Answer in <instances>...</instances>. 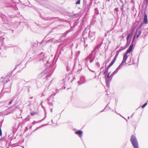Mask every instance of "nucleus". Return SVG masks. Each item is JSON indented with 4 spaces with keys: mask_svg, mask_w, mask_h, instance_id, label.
I'll list each match as a JSON object with an SVG mask.
<instances>
[{
    "mask_svg": "<svg viewBox=\"0 0 148 148\" xmlns=\"http://www.w3.org/2000/svg\"><path fill=\"white\" fill-rule=\"evenodd\" d=\"M43 56L42 53H41L39 55H38L37 59L40 61H42L45 66L46 69L44 71L41 73V74L43 75L45 73H47V75L45 76L46 79H47L48 77H50L53 74V72L56 67V60L55 61L54 59L51 60L48 57H42Z\"/></svg>",
    "mask_w": 148,
    "mask_h": 148,
    "instance_id": "obj_1",
    "label": "nucleus"
},
{
    "mask_svg": "<svg viewBox=\"0 0 148 148\" xmlns=\"http://www.w3.org/2000/svg\"><path fill=\"white\" fill-rule=\"evenodd\" d=\"M130 141L134 148H138V144L137 139L134 135H132L130 137Z\"/></svg>",
    "mask_w": 148,
    "mask_h": 148,
    "instance_id": "obj_2",
    "label": "nucleus"
},
{
    "mask_svg": "<svg viewBox=\"0 0 148 148\" xmlns=\"http://www.w3.org/2000/svg\"><path fill=\"white\" fill-rule=\"evenodd\" d=\"M145 24L144 22L142 23L136 29V32L134 34V35H136V38H138L141 33L142 31L141 29H139L140 28L145 26Z\"/></svg>",
    "mask_w": 148,
    "mask_h": 148,
    "instance_id": "obj_3",
    "label": "nucleus"
},
{
    "mask_svg": "<svg viewBox=\"0 0 148 148\" xmlns=\"http://www.w3.org/2000/svg\"><path fill=\"white\" fill-rule=\"evenodd\" d=\"M136 35H134L133 37L132 42L131 43V45H130L128 49L127 50L126 52L124 54V55L125 56H127V54L129 53H130L133 50V46L134 45V42L135 39L136 38Z\"/></svg>",
    "mask_w": 148,
    "mask_h": 148,
    "instance_id": "obj_4",
    "label": "nucleus"
},
{
    "mask_svg": "<svg viewBox=\"0 0 148 148\" xmlns=\"http://www.w3.org/2000/svg\"><path fill=\"white\" fill-rule=\"evenodd\" d=\"M53 97L52 95H51L49 98L47 99L48 100V104L49 106L50 110L51 112H52L53 110L52 107L53 106Z\"/></svg>",
    "mask_w": 148,
    "mask_h": 148,
    "instance_id": "obj_5",
    "label": "nucleus"
},
{
    "mask_svg": "<svg viewBox=\"0 0 148 148\" xmlns=\"http://www.w3.org/2000/svg\"><path fill=\"white\" fill-rule=\"evenodd\" d=\"M88 38L92 41L94 40L95 38V32H91L90 31L88 34Z\"/></svg>",
    "mask_w": 148,
    "mask_h": 148,
    "instance_id": "obj_6",
    "label": "nucleus"
},
{
    "mask_svg": "<svg viewBox=\"0 0 148 148\" xmlns=\"http://www.w3.org/2000/svg\"><path fill=\"white\" fill-rule=\"evenodd\" d=\"M7 144V142L5 139L1 138L0 139V148H3L2 146H5Z\"/></svg>",
    "mask_w": 148,
    "mask_h": 148,
    "instance_id": "obj_7",
    "label": "nucleus"
},
{
    "mask_svg": "<svg viewBox=\"0 0 148 148\" xmlns=\"http://www.w3.org/2000/svg\"><path fill=\"white\" fill-rule=\"evenodd\" d=\"M133 35V33H131L129 34L127 37V43L130 44L131 41V39L132 38Z\"/></svg>",
    "mask_w": 148,
    "mask_h": 148,
    "instance_id": "obj_8",
    "label": "nucleus"
},
{
    "mask_svg": "<svg viewBox=\"0 0 148 148\" xmlns=\"http://www.w3.org/2000/svg\"><path fill=\"white\" fill-rule=\"evenodd\" d=\"M12 72H11L7 76L4 78V83H6L10 80V77L12 76Z\"/></svg>",
    "mask_w": 148,
    "mask_h": 148,
    "instance_id": "obj_9",
    "label": "nucleus"
},
{
    "mask_svg": "<svg viewBox=\"0 0 148 148\" xmlns=\"http://www.w3.org/2000/svg\"><path fill=\"white\" fill-rule=\"evenodd\" d=\"M62 50L63 51V49L62 48L60 47V45L58 46V49L56 52V56L58 57L60 55L61 53V51Z\"/></svg>",
    "mask_w": 148,
    "mask_h": 148,
    "instance_id": "obj_10",
    "label": "nucleus"
},
{
    "mask_svg": "<svg viewBox=\"0 0 148 148\" xmlns=\"http://www.w3.org/2000/svg\"><path fill=\"white\" fill-rule=\"evenodd\" d=\"M4 91L3 93H9L10 92V87L6 88H3V90L1 91V93H0V96L2 94V93L3 91Z\"/></svg>",
    "mask_w": 148,
    "mask_h": 148,
    "instance_id": "obj_11",
    "label": "nucleus"
},
{
    "mask_svg": "<svg viewBox=\"0 0 148 148\" xmlns=\"http://www.w3.org/2000/svg\"><path fill=\"white\" fill-rule=\"evenodd\" d=\"M112 80V78H110V77H108V78H106L105 79V82L106 84V87L108 88L110 87V82Z\"/></svg>",
    "mask_w": 148,
    "mask_h": 148,
    "instance_id": "obj_12",
    "label": "nucleus"
},
{
    "mask_svg": "<svg viewBox=\"0 0 148 148\" xmlns=\"http://www.w3.org/2000/svg\"><path fill=\"white\" fill-rule=\"evenodd\" d=\"M85 81L84 77L82 76L80 78V81L78 82V83L79 85L82 84L84 83Z\"/></svg>",
    "mask_w": 148,
    "mask_h": 148,
    "instance_id": "obj_13",
    "label": "nucleus"
},
{
    "mask_svg": "<svg viewBox=\"0 0 148 148\" xmlns=\"http://www.w3.org/2000/svg\"><path fill=\"white\" fill-rule=\"evenodd\" d=\"M75 133L77 135L81 138L83 132L80 130H78L75 132Z\"/></svg>",
    "mask_w": 148,
    "mask_h": 148,
    "instance_id": "obj_14",
    "label": "nucleus"
},
{
    "mask_svg": "<svg viewBox=\"0 0 148 148\" xmlns=\"http://www.w3.org/2000/svg\"><path fill=\"white\" fill-rule=\"evenodd\" d=\"M82 35L83 36V40L84 42V45L85 46V47H87L88 45L87 44H86V41H87V37H84V31L82 34Z\"/></svg>",
    "mask_w": 148,
    "mask_h": 148,
    "instance_id": "obj_15",
    "label": "nucleus"
},
{
    "mask_svg": "<svg viewBox=\"0 0 148 148\" xmlns=\"http://www.w3.org/2000/svg\"><path fill=\"white\" fill-rule=\"evenodd\" d=\"M145 24L148 23V21L147 18V16L146 14L145 13L144 14V17L143 19V22Z\"/></svg>",
    "mask_w": 148,
    "mask_h": 148,
    "instance_id": "obj_16",
    "label": "nucleus"
},
{
    "mask_svg": "<svg viewBox=\"0 0 148 148\" xmlns=\"http://www.w3.org/2000/svg\"><path fill=\"white\" fill-rule=\"evenodd\" d=\"M128 57V56H125L124 55H123V60L122 61L121 63V64L122 65H123L124 63H125L127 59V58Z\"/></svg>",
    "mask_w": 148,
    "mask_h": 148,
    "instance_id": "obj_17",
    "label": "nucleus"
},
{
    "mask_svg": "<svg viewBox=\"0 0 148 148\" xmlns=\"http://www.w3.org/2000/svg\"><path fill=\"white\" fill-rule=\"evenodd\" d=\"M94 50L91 51V53L87 57V58H95V56H94L93 55V52L94 51Z\"/></svg>",
    "mask_w": 148,
    "mask_h": 148,
    "instance_id": "obj_18",
    "label": "nucleus"
},
{
    "mask_svg": "<svg viewBox=\"0 0 148 148\" xmlns=\"http://www.w3.org/2000/svg\"><path fill=\"white\" fill-rule=\"evenodd\" d=\"M1 17L3 21L5 22H6V21L8 20V17L7 16L4 14H2L1 15Z\"/></svg>",
    "mask_w": 148,
    "mask_h": 148,
    "instance_id": "obj_19",
    "label": "nucleus"
},
{
    "mask_svg": "<svg viewBox=\"0 0 148 148\" xmlns=\"http://www.w3.org/2000/svg\"><path fill=\"white\" fill-rule=\"evenodd\" d=\"M124 49H125V48H123L122 47H121V48L117 51L116 54L118 55L119 53L122 51Z\"/></svg>",
    "mask_w": 148,
    "mask_h": 148,
    "instance_id": "obj_20",
    "label": "nucleus"
},
{
    "mask_svg": "<svg viewBox=\"0 0 148 148\" xmlns=\"http://www.w3.org/2000/svg\"><path fill=\"white\" fill-rule=\"evenodd\" d=\"M124 5H122L120 8L121 11L122 12V14L124 16H125V15L123 14V13L124 12Z\"/></svg>",
    "mask_w": 148,
    "mask_h": 148,
    "instance_id": "obj_21",
    "label": "nucleus"
},
{
    "mask_svg": "<svg viewBox=\"0 0 148 148\" xmlns=\"http://www.w3.org/2000/svg\"><path fill=\"white\" fill-rule=\"evenodd\" d=\"M89 59L87 58L86 57L85 61V65L86 66L88 67V60Z\"/></svg>",
    "mask_w": 148,
    "mask_h": 148,
    "instance_id": "obj_22",
    "label": "nucleus"
},
{
    "mask_svg": "<svg viewBox=\"0 0 148 148\" xmlns=\"http://www.w3.org/2000/svg\"><path fill=\"white\" fill-rule=\"evenodd\" d=\"M99 12L97 8H96L95 9V15L96 14L97 15L99 14Z\"/></svg>",
    "mask_w": 148,
    "mask_h": 148,
    "instance_id": "obj_23",
    "label": "nucleus"
},
{
    "mask_svg": "<svg viewBox=\"0 0 148 148\" xmlns=\"http://www.w3.org/2000/svg\"><path fill=\"white\" fill-rule=\"evenodd\" d=\"M114 62H115V61L112 60V61L109 64L108 66H109V67H110L111 66H112L114 64Z\"/></svg>",
    "mask_w": 148,
    "mask_h": 148,
    "instance_id": "obj_24",
    "label": "nucleus"
},
{
    "mask_svg": "<svg viewBox=\"0 0 148 148\" xmlns=\"http://www.w3.org/2000/svg\"><path fill=\"white\" fill-rule=\"evenodd\" d=\"M31 118V117L29 115H28L25 119V120L26 121H28L29 120V119Z\"/></svg>",
    "mask_w": 148,
    "mask_h": 148,
    "instance_id": "obj_25",
    "label": "nucleus"
},
{
    "mask_svg": "<svg viewBox=\"0 0 148 148\" xmlns=\"http://www.w3.org/2000/svg\"><path fill=\"white\" fill-rule=\"evenodd\" d=\"M79 69H78L77 71V72L78 73H79L81 71L82 69V66L80 64H79Z\"/></svg>",
    "mask_w": 148,
    "mask_h": 148,
    "instance_id": "obj_26",
    "label": "nucleus"
},
{
    "mask_svg": "<svg viewBox=\"0 0 148 148\" xmlns=\"http://www.w3.org/2000/svg\"><path fill=\"white\" fill-rule=\"evenodd\" d=\"M143 29H144L146 31L144 32V33L145 35L146 34L148 33V29H145L144 28H143V29H141L142 30H143Z\"/></svg>",
    "mask_w": 148,
    "mask_h": 148,
    "instance_id": "obj_27",
    "label": "nucleus"
},
{
    "mask_svg": "<svg viewBox=\"0 0 148 148\" xmlns=\"http://www.w3.org/2000/svg\"><path fill=\"white\" fill-rule=\"evenodd\" d=\"M110 58H108V59H107L106 60V62H104L103 63V64H104V63H106V65H105V66H106V64L109 62L110 61Z\"/></svg>",
    "mask_w": 148,
    "mask_h": 148,
    "instance_id": "obj_28",
    "label": "nucleus"
},
{
    "mask_svg": "<svg viewBox=\"0 0 148 148\" xmlns=\"http://www.w3.org/2000/svg\"><path fill=\"white\" fill-rule=\"evenodd\" d=\"M110 67H109V66H108L106 67L105 68V70L104 71H106V73H107L108 71V70Z\"/></svg>",
    "mask_w": 148,
    "mask_h": 148,
    "instance_id": "obj_29",
    "label": "nucleus"
},
{
    "mask_svg": "<svg viewBox=\"0 0 148 148\" xmlns=\"http://www.w3.org/2000/svg\"><path fill=\"white\" fill-rule=\"evenodd\" d=\"M42 102L41 101V103L40 105H41V106L42 107V108L44 110L45 113V112L46 111L45 110V107L42 105Z\"/></svg>",
    "mask_w": 148,
    "mask_h": 148,
    "instance_id": "obj_30",
    "label": "nucleus"
},
{
    "mask_svg": "<svg viewBox=\"0 0 148 148\" xmlns=\"http://www.w3.org/2000/svg\"><path fill=\"white\" fill-rule=\"evenodd\" d=\"M147 104V102H146V103H145L143 105L141 106V108H144Z\"/></svg>",
    "mask_w": 148,
    "mask_h": 148,
    "instance_id": "obj_31",
    "label": "nucleus"
},
{
    "mask_svg": "<svg viewBox=\"0 0 148 148\" xmlns=\"http://www.w3.org/2000/svg\"><path fill=\"white\" fill-rule=\"evenodd\" d=\"M114 11L116 12V14H118L119 13L118 12H119L118 8H116L114 9Z\"/></svg>",
    "mask_w": 148,
    "mask_h": 148,
    "instance_id": "obj_32",
    "label": "nucleus"
},
{
    "mask_svg": "<svg viewBox=\"0 0 148 148\" xmlns=\"http://www.w3.org/2000/svg\"><path fill=\"white\" fill-rule=\"evenodd\" d=\"M110 102H109L108 104L106 105V106L104 108V109L102 110L100 112V113H101V112H102L103 111H104V110H105V109H106V108H108V105L110 103Z\"/></svg>",
    "mask_w": 148,
    "mask_h": 148,
    "instance_id": "obj_33",
    "label": "nucleus"
},
{
    "mask_svg": "<svg viewBox=\"0 0 148 148\" xmlns=\"http://www.w3.org/2000/svg\"><path fill=\"white\" fill-rule=\"evenodd\" d=\"M72 27H71V29L66 31L65 33H66L67 34L69 32L72 31Z\"/></svg>",
    "mask_w": 148,
    "mask_h": 148,
    "instance_id": "obj_34",
    "label": "nucleus"
},
{
    "mask_svg": "<svg viewBox=\"0 0 148 148\" xmlns=\"http://www.w3.org/2000/svg\"><path fill=\"white\" fill-rule=\"evenodd\" d=\"M72 27H71V29L66 31L65 33H66L67 34L69 32L72 31Z\"/></svg>",
    "mask_w": 148,
    "mask_h": 148,
    "instance_id": "obj_35",
    "label": "nucleus"
},
{
    "mask_svg": "<svg viewBox=\"0 0 148 148\" xmlns=\"http://www.w3.org/2000/svg\"><path fill=\"white\" fill-rule=\"evenodd\" d=\"M118 56V55H117L116 54L115 56L114 57L112 60H114V61L115 62Z\"/></svg>",
    "mask_w": 148,
    "mask_h": 148,
    "instance_id": "obj_36",
    "label": "nucleus"
},
{
    "mask_svg": "<svg viewBox=\"0 0 148 148\" xmlns=\"http://www.w3.org/2000/svg\"><path fill=\"white\" fill-rule=\"evenodd\" d=\"M122 65L121 64H120L119 66L116 69H117V70L119 71V70L121 68V66Z\"/></svg>",
    "mask_w": 148,
    "mask_h": 148,
    "instance_id": "obj_37",
    "label": "nucleus"
},
{
    "mask_svg": "<svg viewBox=\"0 0 148 148\" xmlns=\"http://www.w3.org/2000/svg\"><path fill=\"white\" fill-rule=\"evenodd\" d=\"M95 58H89V59L90 60V63H92L93 61H94V59H95Z\"/></svg>",
    "mask_w": 148,
    "mask_h": 148,
    "instance_id": "obj_38",
    "label": "nucleus"
},
{
    "mask_svg": "<svg viewBox=\"0 0 148 148\" xmlns=\"http://www.w3.org/2000/svg\"><path fill=\"white\" fill-rule=\"evenodd\" d=\"M109 77H110V75H107V74H106L104 76V78L105 79Z\"/></svg>",
    "mask_w": 148,
    "mask_h": 148,
    "instance_id": "obj_39",
    "label": "nucleus"
},
{
    "mask_svg": "<svg viewBox=\"0 0 148 148\" xmlns=\"http://www.w3.org/2000/svg\"><path fill=\"white\" fill-rule=\"evenodd\" d=\"M118 71L117 70V69H116V70L113 72L112 73L114 75H115L118 72Z\"/></svg>",
    "mask_w": 148,
    "mask_h": 148,
    "instance_id": "obj_40",
    "label": "nucleus"
},
{
    "mask_svg": "<svg viewBox=\"0 0 148 148\" xmlns=\"http://www.w3.org/2000/svg\"><path fill=\"white\" fill-rule=\"evenodd\" d=\"M36 112H30V114L32 115V116H34V115H35L36 114Z\"/></svg>",
    "mask_w": 148,
    "mask_h": 148,
    "instance_id": "obj_41",
    "label": "nucleus"
},
{
    "mask_svg": "<svg viewBox=\"0 0 148 148\" xmlns=\"http://www.w3.org/2000/svg\"><path fill=\"white\" fill-rule=\"evenodd\" d=\"M17 95H15L14 96L12 97V100L14 101V99L16 98Z\"/></svg>",
    "mask_w": 148,
    "mask_h": 148,
    "instance_id": "obj_42",
    "label": "nucleus"
},
{
    "mask_svg": "<svg viewBox=\"0 0 148 148\" xmlns=\"http://www.w3.org/2000/svg\"><path fill=\"white\" fill-rule=\"evenodd\" d=\"M129 44H127V43H126L125 45V46L124 47H123V48H125V49L127 48V47H128V46L129 45Z\"/></svg>",
    "mask_w": 148,
    "mask_h": 148,
    "instance_id": "obj_43",
    "label": "nucleus"
},
{
    "mask_svg": "<svg viewBox=\"0 0 148 148\" xmlns=\"http://www.w3.org/2000/svg\"><path fill=\"white\" fill-rule=\"evenodd\" d=\"M80 0H77V1L76 2V4H79L80 3Z\"/></svg>",
    "mask_w": 148,
    "mask_h": 148,
    "instance_id": "obj_44",
    "label": "nucleus"
},
{
    "mask_svg": "<svg viewBox=\"0 0 148 148\" xmlns=\"http://www.w3.org/2000/svg\"><path fill=\"white\" fill-rule=\"evenodd\" d=\"M19 65H16L15 66L14 69L13 70V71H14V70H15L16 69V68H17V67L19 66Z\"/></svg>",
    "mask_w": 148,
    "mask_h": 148,
    "instance_id": "obj_45",
    "label": "nucleus"
},
{
    "mask_svg": "<svg viewBox=\"0 0 148 148\" xmlns=\"http://www.w3.org/2000/svg\"><path fill=\"white\" fill-rule=\"evenodd\" d=\"M76 26V24H75V22L73 24V26L72 27H72V29Z\"/></svg>",
    "mask_w": 148,
    "mask_h": 148,
    "instance_id": "obj_46",
    "label": "nucleus"
},
{
    "mask_svg": "<svg viewBox=\"0 0 148 148\" xmlns=\"http://www.w3.org/2000/svg\"><path fill=\"white\" fill-rule=\"evenodd\" d=\"M144 2H145L146 5H147L148 4V0H144Z\"/></svg>",
    "mask_w": 148,
    "mask_h": 148,
    "instance_id": "obj_47",
    "label": "nucleus"
},
{
    "mask_svg": "<svg viewBox=\"0 0 148 148\" xmlns=\"http://www.w3.org/2000/svg\"><path fill=\"white\" fill-rule=\"evenodd\" d=\"M67 35V34L66 33H64L63 35L62 36V37H66V36Z\"/></svg>",
    "mask_w": 148,
    "mask_h": 148,
    "instance_id": "obj_48",
    "label": "nucleus"
},
{
    "mask_svg": "<svg viewBox=\"0 0 148 148\" xmlns=\"http://www.w3.org/2000/svg\"><path fill=\"white\" fill-rule=\"evenodd\" d=\"M114 75L112 73V74L110 75V78H112H112L113 77Z\"/></svg>",
    "mask_w": 148,
    "mask_h": 148,
    "instance_id": "obj_49",
    "label": "nucleus"
},
{
    "mask_svg": "<svg viewBox=\"0 0 148 148\" xmlns=\"http://www.w3.org/2000/svg\"><path fill=\"white\" fill-rule=\"evenodd\" d=\"M46 113H47L45 112V116L41 120V121H43V120H44L45 119V118L46 117Z\"/></svg>",
    "mask_w": 148,
    "mask_h": 148,
    "instance_id": "obj_50",
    "label": "nucleus"
},
{
    "mask_svg": "<svg viewBox=\"0 0 148 148\" xmlns=\"http://www.w3.org/2000/svg\"><path fill=\"white\" fill-rule=\"evenodd\" d=\"M18 102V101H16L14 105V106H17L18 107V105H17Z\"/></svg>",
    "mask_w": 148,
    "mask_h": 148,
    "instance_id": "obj_51",
    "label": "nucleus"
},
{
    "mask_svg": "<svg viewBox=\"0 0 148 148\" xmlns=\"http://www.w3.org/2000/svg\"><path fill=\"white\" fill-rule=\"evenodd\" d=\"M13 101L12 99L11 100V101H10L9 102V103H8V105H10V104H11L12 102L13 101Z\"/></svg>",
    "mask_w": 148,
    "mask_h": 148,
    "instance_id": "obj_52",
    "label": "nucleus"
},
{
    "mask_svg": "<svg viewBox=\"0 0 148 148\" xmlns=\"http://www.w3.org/2000/svg\"><path fill=\"white\" fill-rule=\"evenodd\" d=\"M96 65L98 67L100 66V65L99 62H97L96 63Z\"/></svg>",
    "mask_w": 148,
    "mask_h": 148,
    "instance_id": "obj_53",
    "label": "nucleus"
},
{
    "mask_svg": "<svg viewBox=\"0 0 148 148\" xmlns=\"http://www.w3.org/2000/svg\"><path fill=\"white\" fill-rule=\"evenodd\" d=\"M101 45H101L100 46L99 45H98L95 48V49H94V50H95V49H96V48H99L100 47V46Z\"/></svg>",
    "mask_w": 148,
    "mask_h": 148,
    "instance_id": "obj_54",
    "label": "nucleus"
},
{
    "mask_svg": "<svg viewBox=\"0 0 148 148\" xmlns=\"http://www.w3.org/2000/svg\"><path fill=\"white\" fill-rule=\"evenodd\" d=\"M2 135V131L1 128L0 127V135L1 136Z\"/></svg>",
    "mask_w": 148,
    "mask_h": 148,
    "instance_id": "obj_55",
    "label": "nucleus"
},
{
    "mask_svg": "<svg viewBox=\"0 0 148 148\" xmlns=\"http://www.w3.org/2000/svg\"><path fill=\"white\" fill-rule=\"evenodd\" d=\"M120 3H121L122 4V5H124L123 2L122 0H120Z\"/></svg>",
    "mask_w": 148,
    "mask_h": 148,
    "instance_id": "obj_56",
    "label": "nucleus"
},
{
    "mask_svg": "<svg viewBox=\"0 0 148 148\" xmlns=\"http://www.w3.org/2000/svg\"><path fill=\"white\" fill-rule=\"evenodd\" d=\"M89 69V70L90 71H91V72H93V73H95V71H92V70H91L90 69V68H89V67H88Z\"/></svg>",
    "mask_w": 148,
    "mask_h": 148,
    "instance_id": "obj_57",
    "label": "nucleus"
},
{
    "mask_svg": "<svg viewBox=\"0 0 148 148\" xmlns=\"http://www.w3.org/2000/svg\"><path fill=\"white\" fill-rule=\"evenodd\" d=\"M67 70L68 71H69L70 70V69L69 68L68 66L67 67Z\"/></svg>",
    "mask_w": 148,
    "mask_h": 148,
    "instance_id": "obj_58",
    "label": "nucleus"
},
{
    "mask_svg": "<svg viewBox=\"0 0 148 148\" xmlns=\"http://www.w3.org/2000/svg\"><path fill=\"white\" fill-rule=\"evenodd\" d=\"M27 103H28V105H30L31 104V102L30 101H27Z\"/></svg>",
    "mask_w": 148,
    "mask_h": 148,
    "instance_id": "obj_59",
    "label": "nucleus"
},
{
    "mask_svg": "<svg viewBox=\"0 0 148 148\" xmlns=\"http://www.w3.org/2000/svg\"><path fill=\"white\" fill-rule=\"evenodd\" d=\"M107 73L106 72V71H104L103 72V75H105Z\"/></svg>",
    "mask_w": 148,
    "mask_h": 148,
    "instance_id": "obj_60",
    "label": "nucleus"
},
{
    "mask_svg": "<svg viewBox=\"0 0 148 148\" xmlns=\"http://www.w3.org/2000/svg\"><path fill=\"white\" fill-rule=\"evenodd\" d=\"M36 123V121H33V122H32V124H33V125H34Z\"/></svg>",
    "mask_w": 148,
    "mask_h": 148,
    "instance_id": "obj_61",
    "label": "nucleus"
},
{
    "mask_svg": "<svg viewBox=\"0 0 148 148\" xmlns=\"http://www.w3.org/2000/svg\"><path fill=\"white\" fill-rule=\"evenodd\" d=\"M134 112L131 115V117L132 118L133 116L134 115Z\"/></svg>",
    "mask_w": 148,
    "mask_h": 148,
    "instance_id": "obj_62",
    "label": "nucleus"
},
{
    "mask_svg": "<svg viewBox=\"0 0 148 148\" xmlns=\"http://www.w3.org/2000/svg\"><path fill=\"white\" fill-rule=\"evenodd\" d=\"M40 127H40H37V128H36V129L35 130H34V131H35V130H38V129H39V128Z\"/></svg>",
    "mask_w": 148,
    "mask_h": 148,
    "instance_id": "obj_63",
    "label": "nucleus"
},
{
    "mask_svg": "<svg viewBox=\"0 0 148 148\" xmlns=\"http://www.w3.org/2000/svg\"><path fill=\"white\" fill-rule=\"evenodd\" d=\"M27 130H28V128H27V127H25V130H26V131H27Z\"/></svg>",
    "mask_w": 148,
    "mask_h": 148,
    "instance_id": "obj_64",
    "label": "nucleus"
}]
</instances>
